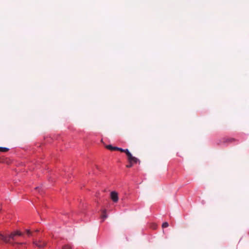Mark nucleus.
<instances>
[{
    "label": "nucleus",
    "mask_w": 249,
    "mask_h": 249,
    "mask_svg": "<svg viewBox=\"0 0 249 249\" xmlns=\"http://www.w3.org/2000/svg\"><path fill=\"white\" fill-rule=\"evenodd\" d=\"M117 150L118 151H119L121 152H124L126 154V150H128L127 149H123L121 148H119V147H118L117 148Z\"/></svg>",
    "instance_id": "8"
},
{
    "label": "nucleus",
    "mask_w": 249,
    "mask_h": 249,
    "mask_svg": "<svg viewBox=\"0 0 249 249\" xmlns=\"http://www.w3.org/2000/svg\"><path fill=\"white\" fill-rule=\"evenodd\" d=\"M106 210H103L102 211V215H101V217L103 218V219H105L107 217V214L106 213Z\"/></svg>",
    "instance_id": "6"
},
{
    "label": "nucleus",
    "mask_w": 249,
    "mask_h": 249,
    "mask_svg": "<svg viewBox=\"0 0 249 249\" xmlns=\"http://www.w3.org/2000/svg\"><path fill=\"white\" fill-rule=\"evenodd\" d=\"M110 198L114 203L117 202L119 199L118 193L115 191L111 192L110 193Z\"/></svg>",
    "instance_id": "3"
},
{
    "label": "nucleus",
    "mask_w": 249,
    "mask_h": 249,
    "mask_svg": "<svg viewBox=\"0 0 249 249\" xmlns=\"http://www.w3.org/2000/svg\"><path fill=\"white\" fill-rule=\"evenodd\" d=\"M106 148L111 151L117 150V147L112 146L111 145H107L106 146Z\"/></svg>",
    "instance_id": "5"
},
{
    "label": "nucleus",
    "mask_w": 249,
    "mask_h": 249,
    "mask_svg": "<svg viewBox=\"0 0 249 249\" xmlns=\"http://www.w3.org/2000/svg\"><path fill=\"white\" fill-rule=\"evenodd\" d=\"M33 243L37 247L39 248H42L44 247L46 245V243L45 242H43L40 240L34 241Z\"/></svg>",
    "instance_id": "4"
},
{
    "label": "nucleus",
    "mask_w": 249,
    "mask_h": 249,
    "mask_svg": "<svg viewBox=\"0 0 249 249\" xmlns=\"http://www.w3.org/2000/svg\"><path fill=\"white\" fill-rule=\"evenodd\" d=\"M9 150V148L6 147H0V152H6Z\"/></svg>",
    "instance_id": "7"
},
{
    "label": "nucleus",
    "mask_w": 249,
    "mask_h": 249,
    "mask_svg": "<svg viewBox=\"0 0 249 249\" xmlns=\"http://www.w3.org/2000/svg\"><path fill=\"white\" fill-rule=\"evenodd\" d=\"M169 224L167 222H165L162 224V227L163 228H167L168 227Z\"/></svg>",
    "instance_id": "11"
},
{
    "label": "nucleus",
    "mask_w": 249,
    "mask_h": 249,
    "mask_svg": "<svg viewBox=\"0 0 249 249\" xmlns=\"http://www.w3.org/2000/svg\"><path fill=\"white\" fill-rule=\"evenodd\" d=\"M133 166V163H129V164L127 165L126 166L127 168H130L132 166Z\"/></svg>",
    "instance_id": "13"
},
{
    "label": "nucleus",
    "mask_w": 249,
    "mask_h": 249,
    "mask_svg": "<svg viewBox=\"0 0 249 249\" xmlns=\"http://www.w3.org/2000/svg\"><path fill=\"white\" fill-rule=\"evenodd\" d=\"M235 141V140L233 138H230V139H228L227 140V142H234Z\"/></svg>",
    "instance_id": "12"
},
{
    "label": "nucleus",
    "mask_w": 249,
    "mask_h": 249,
    "mask_svg": "<svg viewBox=\"0 0 249 249\" xmlns=\"http://www.w3.org/2000/svg\"><path fill=\"white\" fill-rule=\"evenodd\" d=\"M26 232L29 236H33L32 232L29 230H26Z\"/></svg>",
    "instance_id": "10"
},
{
    "label": "nucleus",
    "mask_w": 249,
    "mask_h": 249,
    "mask_svg": "<svg viewBox=\"0 0 249 249\" xmlns=\"http://www.w3.org/2000/svg\"><path fill=\"white\" fill-rule=\"evenodd\" d=\"M126 156L129 163H136L137 162H140V161L137 158L133 157L129 150H126Z\"/></svg>",
    "instance_id": "2"
},
{
    "label": "nucleus",
    "mask_w": 249,
    "mask_h": 249,
    "mask_svg": "<svg viewBox=\"0 0 249 249\" xmlns=\"http://www.w3.org/2000/svg\"><path fill=\"white\" fill-rule=\"evenodd\" d=\"M22 233L20 231H17L11 233L9 235H4L2 234H0V239L3 240L4 242L10 244L12 246H14L15 245H22L23 243H18V242H12L10 240L13 241L16 240V237L17 236H22Z\"/></svg>",
    "instance_id": "1"
},
{
    "label": "nucleus",
    "mask_w": 249,
    "mask_h": 249,
    "mask_svg": "<svg viewBox=\"0 0 249 249\" xmlns=\"http://www.w3.org/2000/svg\"><path fill=\"white\" fill-rule=\"evenodd\" d=\"M62 249H71V247L69 245H65L62 247Z\"/></svg>",
    "instance_id": "9"
}]
</instances>
